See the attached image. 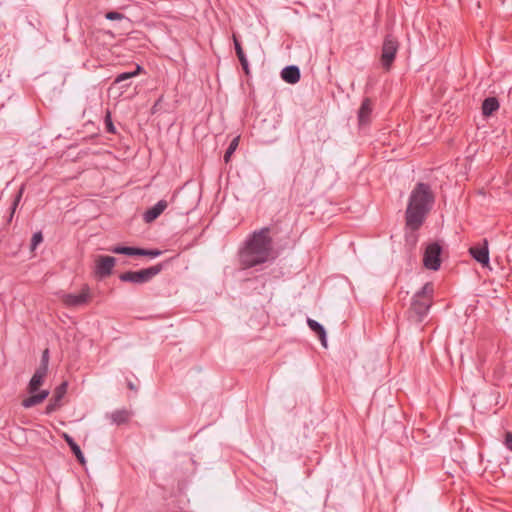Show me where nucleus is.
<instances>
[{
  "instance_id": "f257e3e1",
  "label": "nucleus",
  "mask_w": 512,
  "mask_h": 512,
  "mask_svg": "<svg viewBox=\"0 0 512 512\" xmlns=\"http://www.w3.org/2000/svg\"><path fill=\"white\" fill-rule=\"evenodd\" d=\"M273 241L270 228L263 227L254 231L245 240L239 250V264L242 269H249L268 262L272 258Z\"/></svg>"
},
{
  "instance_id": "f03ea898",
  "label": "nucleus",
  "mask_w": 512,
  "mask_h": 512,
  "mask_svg": "<svg viewBox=\"0 0 512 512\" xmlns=\"http://www.w3.org/2000/svg\"><path fill=\"white\" fill-rule=\"evenodd\" d=\"M434 201L430 186L422 182L417 183L410 193L405 211L406 227L411 231L419 230L432 209Z\"/></svg>"
},
{
  "instance_id": "7ed1b4c3",
  "label": "nucleus",
  "mask_w": 512,
  "mask_h": 512,
  "mask_svg": "<svg viewBox=\"0 0 512 512\" xmlns=\"http://www.w3.org/2000/svg\"><path fill=\"white\" fill-rule=\"evenodd\" d=\"M434 285L427 282L417 291L411 300V305L407 311L408 319L416 324L421 323L428 315L433 304Z\"/></svg>"
},
{
  "instance_id": "20e7f679",
  "label": "nucleus",
  "mask_w": 512,
  "mask_h": 512,
  "mask_svg": "<svg viewBox=\"0 0 512 512\" xmlns=\"http://www.w3.org/2000/svg\"><path fill=\"white\" fill-rule=\"evenodd\" d=\"M46 375L47 372L43 371L42 369H36L27 387L28 393H30L31 395L22 401V406L24 408L34 407L42 403L48 397V390H41L38 393H36L39 390L40 386L43 384Z\"/></svg>"
},
{
  "instance_id": "39448f33",
  "label": "nucleus",
  "mask_w": 512,
  "mask_h": 512,
  "mask_svg": "<svg viewBox=\"0 0 512 512\" xmlns=\"http://www.w3.org/2000/svg\"><path fill=\"white\" fill-rule=\"evenodd\" d=\"M163 269V264H157L138 271H126L119 275L122 282H130L133 284H144L152 280Z\"/></svg>"
},
{
  "instance_id": "423d86ee",
  "label": "nucleus",
  "mask_w": 512,
  "mask_h": 512,
  "mask_svg": "<svg viewBox=\"0 0 512 512\" xmlns=\"http://www.w3.org/2000/svg\"><path fill=\"white\" fill-rule=\"evenodd\" d=\"M399 43L393 35H386L382 45L380 62L382 67L389 71L396 58Z\"/></svg>"
},
{
  "instance_id": "0eeeda50",
  "label": "nucleus",
  "mask_w": 512,
  "mask_h": 512,
  "mask_svg": "<svg viewBox=\"0 0 512 512\" xmlns=\"http://www.w3.org/2000/svg\"><path fill=\"white\" fill-rule=\"evenodd\" d=\"M442 247L439 243H430L424 252L423 263L427 269L437 271L441 266Z\"/></svg>"
},
{
  "instance_id": "6e6552de",
  "label": "nucleus",
  "mask_w": 512,
  "mask_h": 512,
  "mask_svg": "<svg viewBox=\"0 0 512 512\" xmlns=\"http://www.w3.org/2000/svg\"><path fill=\"white\" fill-rule=\"evenodd\" d=\"M110 251L115 254H124L128 256H147L150 258H156L162 254V251L158 249H145L129 246H114L110 249Z\"/></svg>"
},
{
  "instance_id": "1a4fd4ad",
  "label": "nucleus",
  "mask_w": 512,
  "mask_h": 512,
  "mask_svg": "<svg viewBox=\"0 0 512 512\" xmlns=\"http://www.w3.org/2000/svg\"><path fill=\"white\" fill-rule=\"evenodd\" d=\"M90 297V288L87 285H84L79 294H64L62 297V301L68 307H78L86 304L89 301Z\"/></svg>"
},
{
  "instance_id": "9d476101",
  "label": "nucleus",
  "mask_w": 512,
  "mask_h": 512,
  "mask_svg": "<svg viewBox=\"0 0 512 512\" xmlns=\"http://www.w3.org/2000/svg\"><path fill=\"white\" fill-rule=\"evenodd\" d=\"M116 259L112 256L99 255L96 259L95 273L100 278L111 275Z\"/></svg>"
},
{
  "instance_id": "9b49d317",
  "label": "nucleus",
  "mask_w": 512,
  "mask_h": 512,
  "mask_svg": "<svg viewBox=\"0 0 512 512\" xmlns=\"http://www.w3.org/2000/svg\"><path fill=\"white\" fill-rule=\"evenodd\" d=\"M66 390H67L66 382L62 383L60 386H58L55 389L52 398L49 400V403L46 406V414H51L52 412L56 411L60 407L61 400L64 397Z\"/></svg>"
},
{
  "instance_id": "f8f14e48",
  "label": "nucleus",
  "mask_w": 512,
  "mask_h": 512,
  "mask_svg": "<svg viewBox=\"0 0 512 512\" xmlns=\"http://www.w3.org/2000/svg\"><path fill=\"white\" fill-rule=\"evenodd\" d=\"M372 101L370 98H364L358 110V121L360 126L370 123L372 114Z\"/></svg>"
},
{
  "instance_id": "ddd939ff",
  "label": "nucleus",
  "mask_w": 512,
  "mask_h": 512,
  "mask_svg": "<svg viewBox=\"0 0 512 512\" xmlns=\"http://www.w3.org/2000/svg\"><path fill=\"white\" fill-rule=\"evenodd\" d=\"M168 203L166 200H159L154 206L150 207L144 214L143 219L146 223H151L156 220L167 208Z\"/></svg>"
},
{
  "instance_id": "4468645a",
  "label": "nucleus",
  "mask_w": 512,
  "mask_h": 512,
  "mask_svg": "<svg viewBox=\"0 0 512 512\" xmlns=\"http://www.w3.org/2000/svg\"><path fill=\"white\" fill-rule=\"evenodd\" d=\"M471 256L483 266H487L489 264V250L487 241H484L483 246H474L470 248Z\"/></svg>"
},
{
  "instance_id": "2eb2a0df",
  "label": "nucleus",
  "mask_w": 512,
  "mask_h": 512,
  "mask_svg": "<svg viewBox=\"0 0 512 512\" xmlns=\"http://www.w3.org/2000/svg\"><path fill=\"white\" fill-rule=\"evenodd\" d=\"M300 76V69L295 65L286 66L281 71V78L288 84H296Z\"/></svg>"
},
{
  "instance_id": "dca6fc26",
  "label": "nucleus",
  "mask_w": 512,
  "mask_h": 512,
  "mask_svg": "<svg viewBox=\"0 0 512 512\" xmlns=\"http://www.w3.org/2000/svg\"><path fill=\"white\" fill-rule=\"evenodd\" d=\"M132 416V413L127 409H119L113 411L109 418L112 424L121 425L127 423Z\"/></svg>"
},
{
  "instance_id": "f3484780",
  "label": "nucleus",
  "mask_w": 512,
  "mask_h": 512,
  "mask_svg": "<svg viewBox=\"0 0 512 512\" xmlns=\"http://www.w3.org/2000/svg\"><path fill=\"white\" fill-rule=\"evenodd\" d=\"M499 106V101L496 97H487L482 102V114L485 117H489L499 109Z\"/></svg>"
},
{
  "instance_id": "a211bd4d",
  "label": "nucleus",
  "mask_w": 512,
  "mask_h": 512,
  "mask_svg": "<svg viewBox=\"0 0 512 512\" xmlns=\"http://www.w3.org/2000/svg\"><path fill=\"white\" fill-rule=\"evenodd\" d=\"M307 324H308L309 328L319 337L322 345L324 347H326L327 346L326 331H325L323 325H321L316 320H313L310 318L307 319Z\"/></svg>"
},
{
  "instance_id": "6ab92c4d",
  "label": "nucleus",
  "mask_w": 512,
  "mask_h": 512,
  "mask_svg": "<svg viewBox=\"0 0 512 512\" xmlns=\"http://www.w3.org/2000/svg\"><path fill=\"white\" fill-rule=\"evenodd\" d=\"M63 439L68 444V446L70 447L72 453L75 455L77 460L81 464H84L85 463L84 455H83L79 445L74 441V439L67 433H63Z\"/></svg>"
},
{
  "instance_id": "aec40b11",
  "label": "nucleus",
  "mask_w": 512,
  "mask_h": 512,
  "mask_svg": "<svg viewBox=\"0 0 512 512\" xmlns=\"http://www.w3.org/2000/svg\"><path fill=\"white\" fill-rule=\"evenodd\" d=\"M142 67L140 65H136V68L133 71L130 72H123L117 75L115 78V83H122L128 79H131L137 75H139L142 72Z\"/></svg>"
},
{
  "instance_id": "412c9836",
  "label": "nucleus",
  "mask_w": 512,
  "mask_h": 512,
  "mask_svg": "<svg viewBox=\"0 0 512 512\" xmlns=\"http://www.w3.org/2000/svg\"><path fill=\"white\" fill-rule=\"evenodd\" d=\"M239 139H240V137L237 136L231 140V142L224 154L225 163H228L230 161L231 156L233 155V153L235 152V150L237 149V147L239 145Z\"/></svg>"
},
{
  "instance_id": "4be33fe9",
  "label": "nucleus",
  "mask_w": 512,
  "mask_h": 512,
  "mask_svg": "<svg viewBox=\"0 0 512 512\" xmlns=\"http://www.w3.org/2000/svg\"><path fill=\"white\" fill-rule=\"evenodd\" d=\"M22 194H23V187L19 189V191L17 192V194L15 195L14 197V200L11 204V207H10V210H11V213H10V217H9V221H11L19 203H20V200L22 198Z\"/></svg>"
},
{
  "instance_id": "5701e85b",
  "label": "nucleus",
  "mask_w": 512,
  "mask_h": 512,
  "mask_svg": "<svg viewBox=\"0 0 512 512\" xmlns=\"http://www.w3.org/2000/svg\"><path fill=\"white\" fill-rule=\"evenodd\" d=\"M104 123H105V129L108 133H111V134L116 133V128L113 124L110 111L106 112V115L104 117Z\"/></svg>"
},
{
  "instance_id": "b1692460",
  "label": "nucleus",
  "mask_w": 512,
  "mask_h": 512,
  "mask_svg": "<svg viewBox=\"0 0 512 512\" xmlns=\"http://www.w3.org/2000/svg\"><path fill=\"white\" fill-rule=\"evenodd\" d=\"M48 364H49V350L45 349L41 356L40 365L37 369H42L45 372H48Z\"/></svg>"
},
{
  "instance_id": "393cba45",
  "label": "nucleus",
  "mask_w": 512,
  "mask_h": 512,
  "mask_svg": "<svg viewBox=\"0 0 512 512\" xmlns=\"http://www.w3.org/2000/svg\"><path fill=\"white\" fill-rule=\"evenodd\" d=\"M105 18L111 21L127 19L126 16L117 11H109L105 14Z\"/></svg>"
},
{
  "instance_id": "a878e982",
  "label": "nucleus",
  "mask_w": 512,
  "mask_h": 512,
  "mask_svg": "<svg viewBox=\"0 0 512 512\" xmlns=\"http://www.w3.org/2000/svg\"><path fill=\"white\" fill-rule=\"evenodd\" d=\"M43 241V235L42 233L39 231V232H36L33 234L32 236V239H31V250H35L36 247L42 243Z\"/></svg>"
},
{
  "instance_id": "bb28decb",
  "label": "nucleus",
  "mask_w": 512,
  "mask_h": 512,
  "mask_svg": "<svg viewBox=\"0 0 512 512\" xmlns=\"http://www.w3.org/2000/svg\"><path fill=\"white\" fill-rule=\"evenodd\" d=\"M233 42H234V48H235V52H236L238 59L245 57L246 55L242 49L241 43L239 42V40L237 39V37L235 35L233 36Z\"/></svg>"
},
{
  "instance_id": "cd10ccee",
  "label": "nucleus",
  "mask_w": 512,
  "mask_h": 512,
  "mask_svg": "<svg viewBox=\"0 0 512 512\" xmlns=\"http://www.w3.org/2000/svg\"><path fill=\"white\" fill-rule=\"evenodd\" d=\"M504 446L512 452V432L507 431L504 435Z\"/></svg>"
},
{
  "instance_id": "c85d7f7f",
  "label": "nucleus",
  "mask_w": 512,
  "mask_h": 512,
  "mask_svg": "<svg viewBox=\"0 0 512 512\" xmlns=\"http://www.w3.org/2000/svg\"><path fill=\"white\" fill-rule=\"evenodd\" d=\"M127 387L135 392L138 390L137 386L131 380H127Z\"/></svg>"
},
{
  "instance_id": "c756f323",
  "label": "nucleus",
  "mask_w": 512,
  "mask_h": 512,
  "mask_svg": "<svg viewBox=\"0 0 512 512\" xmlns=\"http://www.w3.org/2000/svg\"><path fill=\"white\" fill-rule=\"evenodd\" d=\"M242 69L244 70V72H245V74H246V75H249V73H250V70H249V63H248V64H246V65H245V64H244V65H242Z\"/></svg>"
},
{
  "instance_id": "7c9ffc66",
  "label": "nucleus",
  "mask_w": 512,
  "mask_h": 512,
  "mask_svg": "<svg viewBox=\"0 0 512 512\" xmlns=\"http://www.w3.org/2000/svg\"><path fill=\"white\" fill-rule=\"evenodd\" d=\"M239 61H240V63H241V66H242V65H244V64H245V65H246V64H248V60H247L246 56H245V57H243V58H241V59H239Z\"/></svg>"
}]
</instances>
